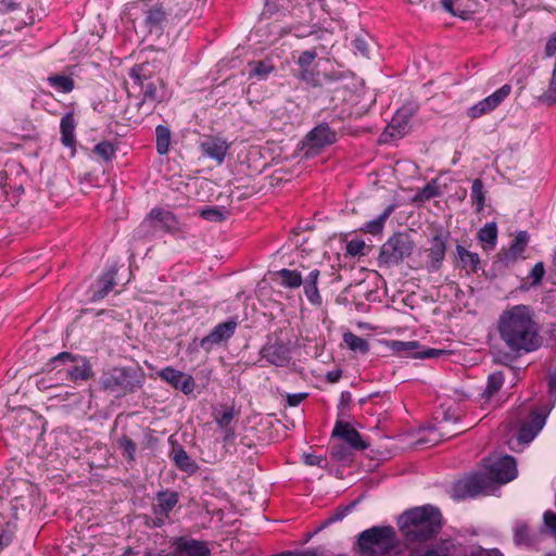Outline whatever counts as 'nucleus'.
Instances as JSON below:
<instances>
[{
	"label": "nucleus",
	"instance_id": "nucleus-1",
	"mask_svg": "<svg viewBox=\"0 0 556 556\" xmlns=\"http://www.w3.org/2000/svg\"><path fill=\"white\" fill-rule=\"evenodd\" d=\"M497 330L513 352L529 353L540 345L534 313L528 305L518 304L504 309L497 320Z\"/></svg>",
	"mask_w": 556,
	"mask_h": 556
},
{
	"label": "nucleus",
	"instance_id": "nucleus-2",
	"mask_svg": "<svg viewBox=\"0 0 556 556\" xmlns=\"http://www.w3.org/2000/svg\"><path fill=\"white\" fill-rule=\"evenodd\" d=\"M517 477V465L514 457L493 454L484 460L483 472L472 473L455 485L457 497H475L488 495L495 485L505 484Z\"/></svg>",
	"mask_w": 556,
	"mask_h": 556
},
{
	"label": "nucleus",
	"instance_id": "nucleus-3",
	"mask_svg": "<svg viewBox=\"0 0 556 556\" xmlns=\"http://www.w3.org/2000/svg\"><path fill=\"white\" fill-rule=\"evenodd\" d=\"M399 526L407 542L426 541L439 531L441 514L430 505L416 507L400 517Z\"/></svg>",
	"mask_w": 556,
	"mask_h": 556
},
{
	"label": "nucleus",
	"instance_id": "nucleus-4",
	"mask_svg": "<svg viewBox=\"0 0 556 556\" xmlns=\"http://www.w3.org/2000/svg\"><path fill=\"white\" fill-rule=\"evenodd\" d=\"M362 556H393L396 554L397 539L391 527H374L358 536Z\"/></svg>",
	"mask_w": 556,
	"mask_h": 556
},
{
	"label": "nucleus",
	"instance_id": "nucleus-5",
	"mask_svg": "<svg viewBox=\"0 0 556 556\" xmlns=\"http://www.w3.org/2000/svg\"><path fill=\"white\" fill-rule=\"evenodd\" d=\"M47 371L58 369L59 375H65L73 382L86 381L91 376V366L85 357L70 352H61L51 357L45 365Z\"/></svg>",
	"mask_w": 556,
	"mask_h": 556
},
{
	"label": "nucleus",
	"instance_id": "nucleus-6",
	"mask_svg": "<svg viewBox=\"0 0 556 556\" xmlns=\"http://www.w3.org/2000/svg\"><path fill=\"white\" fill-rule=\"evenodd\" d=\"M414 248V241L408 233H394L382 244L379 262L387 266L397 265L412 254Z\"/></svg>",
	"mask_w": 556,
	"mask_h": 556
},
{
	"label": "nucleus",
	"instance_id": "nucleus-7",
	"mask_svg": "<svg viewBox=\"0 0 556 556\" xmlns=\"http://www.w3.org/2000/svg\"><path fill=\"white\" fill-rule=\"evenodd\" d=\"M142 380V372L137 368H113L106 379V389L119 396L140 388Z\"/></svg>",
	"mask_w": 556,
	"mask_h": 556
},
{
	"label": "nucleus",
	"instance_id": "nucleus-8",
	"mask_svg": "<svg viewBox=\"0 0 556 556\" xmlns=\"http://www.w3.org/2000/svg\"><path fill=\"white\" fill-rule=\"evenodd\" d=\"M551 409L552 407H544L532 410L529 418L522 421L516 440L509 442L510 448L517 450L519 445L529 444L533 441L545 426Z\"/></svg>",
	"mask_w": 556,
	"mask_h": 556
},
{
	"label": "nucleus",
	"instance_id": "nucleus-9",
	"mask_svg": "<svg viewBox=\"0 0 556 556\" xmlns=\"http://www.w3.org/2000/svg\"><path fill=\"white\" fill-rule=\"evenodd\" d=\"M131 88L134 91L138 89V96L141 97L138 106L144 115L152 113L155 105L166 97L165 86L160 78L152 81L141 80L140 84L132 85Z\"/></svg>",
	"mask_w": 556,
	"mask_h": 556
},
{
	"label": "nucleus",
	"instance_id": "nucleus-10",
	"mask_svg": "<svg viewBox=\"0 0 556 556\" xmlns=\"http://www.w3.org/2000/svg\"><path fill=\"white\" fill-rule=\"evenodd\" d=\"M336 140V132L327 124H319L305 137L303 142L304 154L306 156H315L326 147L334 143Z\"/></svg>",
	"mask_w": 556,
	"mask_h": 556
},
{
	"label": "nucleus",
	"instance_id": "nucleus-11",
	"mask_svg": "<svg viewBox=\"0 0 556 556\" xmlns=\"http://www.w3.org/2000/svg\"><path fill=\"white\" fill-rule=\"evenodd\" d=\"M177 225L176 217L172 212L163 208H153L143 219L141 227L155 235L162 231H174L177 229Z\"/></svg>",
	"mask_w": 556,
	"mask_h": 556
},
{
	"label": "nucleus",
	"instance_id": "nucleus-12",
	"mask_svg": "<svg viewBox=\"0 0 556 556\" xmlns=\"http://www.w3.org/2000/svg\"><path fill=\"white\" fill-rule=\"evenodd\" d=\"M18 484L24 493L13 495L10 502L11 514L15 519H18L21 516H25L30 511L36 494V486L28 481L21 480Z\"/></svg>",
	"mask_w": 556,
	"mask_h": 556
},
{
	"label": "nucleus",
	"instance_id": "nucleus-13",
	"mask_svg": "<svg viewBox=\"0 0 556 556\" xmlns=\"http://www.w3.org/2000/svg\"><path fill=\"white\" fill-rule=\"evenodd\" d=\"M504 383V375L501 371L489 375L486 387L481 393V406L484 409L496 408L502 403L500 390Z\"/></svg>",
	"mask_w": 556,
	"mask_h": 556
},
{
	"label": "nucleus",
	"instance_id": "nucleus-14",
	"mask_svg": "<svg viewBox=\"0 0 556 556\" xmlns=\"http://www.w3.org/2000/svg\"><path fill=\"white\" fill-rule=\"evenodd\" d=\"M199 147L204 156L214 160L218 165L224 163L229 149L228 142L219 136H204Z\"/></svg>",
	"mask_w": 556,
	"mask_h": 556
},
{
	"label": "nucleus",
	"instance_id": "nucleus-15",
	"mask_svg": "<svg viewBox=\"0 0 556 556\" xmlns=\"http://www.w3.org/2000/svg\"><path fill=\"white\" fill-rule=\"evenodd\" d=\"M510 93V86L504 85L500 89H497L495 92L490 94L489 97L484 98L477 104L470 106L468 109V116L471 118H478L482 116L483 114L493 111L496 106L500 105L504 99L508 97Z\"/></svg>",
	"mask_w": 556,
	"mask_h": 556
},
{
	"label": "nucleus",
	"instance_id": "nucleus-16",
	"mask_svg": "<svg viewBox=\"0 0 556 556\" xmlns=\"http://www.w3.org/2000/svg\"><path fill=\"white\" fill-rule=\"evenodd\" d=\"M159 376L162 380L166 381L175 389L181 391L184 394H191L195 388V382L191 375L169 366L163 368L159 372Z\"/></svg>",
	"mask_w": 556,
	"mask_h": 556
},
{
	"label": "nucleus",
	"instance_id": "nucleus-17",
	"mask_svg": "<svg viewBox=\"0 0 556 556\" xmlns=\"http://www.w3.org/2000/svg\"><path fill=\"white\" fill-rule=\"evenodd\" d=\"M236 328L237 323L235 320H228L216 325L207 336L202 338L200 346L205 351L213 350L216 345H219L232 337Z\"/></svg>",
	"mask_w": 556,
	"mask_h": 556
},
{
	"label": "nucleus",
	"instance_id": "nucleus-18",
	"mask_svg": "<svg viewBox=\"0 0 556 556\" xmlns=\"http://www.w3.org/2000/svg\"><path fill=\"white\" fill-rule=\"evenodd\" d=\"M178 503V494L176 492H160L154 504V515L157 519V526L164 522L168 514L174 509Z\"/></svg>",
	"mask_w": 556,
	"mask_h": 556
},
{
	"label": "nucleus",
	"instance_id": "nucleus-19",
	"mask_svg": "<svg viewBox=\"0 0 556 556\" xmlns=\"http://www.w3.org/2000/svg\"><path fill=\"white\" fill-rule=\"evenodd\" d=\"M446 241L447 238L442 232H437L431 241H430V248H429V262H428V268L430 270H437L440 267L441 262L443 261L445 256V250H446Z\"/></svg>",
	"mask_w": 556,
	"mask_h": 556
},
{
	"label": "nucleus",
	"instance_id": "nucleus-20",
	"mask_svg": "<svg viewBox=\"0 0 556 556\" xmlns=\"http://www.w3.org/2000/svg\"><path fill=\"white\" fill-rule=\"evenodd\" d=\"M263 357L275 366H286L290 361V350L286 344L276 343L262 350Z\"/></svg>",
	"mask_w": 556,
	"mask_h": 556
},
{
	"label": "nucleus",
	"instance_id": "nucleus-21",
	"mask_svg": "<svg viewBox=\"0 0 556 556\" xmlns=\"http://www.w3.org/2000/svg\"><path fill=\"white\" fill-rule=\"evenodd\" d=\"M211 551L205 542L197 540H179L175 556H210Z\"/></svg>",
	"mask_w": 556,
	"mask_h": 556
},
{
	"label": "nucleus",
	"instance_id": "nucleus-22",
	"mask_svg": "<svg viewBox=\"0 0 556 556\" xmlns=\"http://www.w3.org/2000/svg\"><path fill=\"white\" fill-rule=\"evenodd\" d=\"M409 113L406 109L399 110L393 116L390 125L387 127L383 136L392 138H402L408 130Z\"/></svg>",
	"mask_w": 556,
	"mask_h": 556
},
{
	"label": "nucleus",
	"instance_id": "nucleus-23",
	"mask_svg": "<svg viewBox=\"0 0 556 556\" xmlns=\"http://www.w3.org/2000/svg\"><path fill=\"white\" fill-rule=\"evenodd\" d=\"M332 434L340 437L355 450L366 448V444L363 442L359 433L349 424L338 422L332 431Z\"/></svg>",
	"mask_w": 556,
	"mask_h": 556
},
{
	"label": "nucleus",
	"instance_id": "nucleus-24",
	"mask_svg": "<svg viewBox=\"0 0 556 556\" xmlns=\"http://www.w3.org/2000/svg\"><path fill=\"white\" fill-rule=\"evenodd\" d=\"M75 128L76 122L73 113H66L64 116H62L60 122V130L61 142L64 147L75 149Z\"/></svg>",
	"mask_w": 556,
	"mask_h": 556
},
{
	"label": "nucleus",
	"instance_id": "nucleus-25",
	"mask_svg": "<svg viewBox=\"0 0 556 556\" xmlns=\"http://www.w3.org/2000/svg\"><path fill=\"white\" fill-rule=\"evenodd\" d=\"M156 65L150 62H142L134 66L130 71V78L132 79V85L140 84L141 80L152 81L155 78L153 77L155 74Z\"/></svg>",
	"mask_w": 556,
	"mask_h": 556
},
{
	"label": "nucleus",
	"instance_id": "nucleus-26",
	"mask_svg": "<svg viewBox=\"0 0 556 556\" xmlns=\"http://www.w3.org/2000/svg\"><path fill=\"white\" fill-rule=\"evenodd\" d=\"M47 83L54 90L62 93H70L75 88L74 79L71 76L64 74L50 75L47 78Z\"/></svg>",
	"mask_w": 556,
	"mask_h": 556
},
{
	"label": "nucleus",
	"instance_id": "nucleus-27",
	"mask_svg": "<svg viewBox=\"0 0 556 556\" xmlns=\"http://www.w3.org/2000/svg\"><path fill=\"white\" fill-rule=\"evenodd\" d=\"M419 343L417 341H392L391 349L402 356L418 358Z\"/></svg>",
	"mask_w": 556,
	"mask_h": 556
},
{
	"label": "nucleus",
	"instance_id": "nucleus-28",
	"mask_svg": "<svg viewBox=\"0 0 556 556\" xmlns=\"http://www.w3.org/2000/svg\"><path fill=\"white\" fill-rule=\"evenodd\" d=\"M392 212H393L392 205L386 207L384 211L377 218L366 223L364 225V227L362 228V230H364L365 232L371 233V235L380 233L384 227L387 219L389 218V216L391 215Z\"/></svg>",
	"mask_w": 556,
	"mask_h": 556
},
{
	"label": "nucleus",
	"instance_id": "nucleus-29",
	"mask_svg": "<svg viewBox=\"0 0 556 556\" xmlns=\"http://www.w3.org/2000/svg\"><path fill=\"white\" fill-rule=\"evenodd\" d=\"M165 20V14L161 9H152L147 12L144 23L150 33L159 34L162 28V23Z\"/></svg>",
	"mask_w": 556,
	"mask_h": 556
},
{
	"label": "nucleus",
	"instance_id": "nucleus-30",
	"mask_svg": "<svg viewBox=\"0 0 556 556\" xmlns=\"http://www.w3.org/2000/svg\"><path fill=\"white\" fill-rule=\"evenodd\" d=\"M250 77H255L258 80H265L274 71V66L266 61L250 62Z\"/></svg>",
	"mask_w": 556,
	"mask_h": 556
},
{
	"label": "nucleus",
	"instance_id": "nucleus-31",
	"mask_svg": "<svg viewBox=\"0 0 556 556\" xmlns=\"http://www.w3.org/2000/svg\"><path fill=\"white\" fill-rule=\"evenodd\" d=\"M456 251L465 268H468L471 271L478 270L480 258L477 253L470 252L460 245H457Z\"/></svg>",
	"mask_w": 556,
	"mask_h": 556
},
{
	"label": "nucleus",
	"instance_id": "nucleus-32",
	"mask_svg": "<svg viewBox=\"0 0 556 556\" xmlns=\"http://www.w3.org/2000/svg\"><path fill=\"white\" fill-rule=\"evenodd\" d=\"M344 343L349 346L350 350L354 352H358L361 354H366L369 350L368 342L352 332H348L343 336Z\"/></svg>",
	"mask_w": 556,
	"mask_h": 556
},
{
	"label": "nucleus",
	"instance_id": "nucleus-33",
	"mask_svg": "<svg viewBox=\"0 0 556 556\" xmlns=\"http://www.w3.org/2000/svg\"><path fill=\"white\" fill-rule=\"evenodd\" d=\"M174 462L176 466L187 472H194L197 469L195 463L189 457V455L181 448L174 450Z\"/></svg>",
	"mask_w": 556,
	"mask_h": 556
},
{
	"label": "nucleus",
	"instance_id": "nucleus-34",
	"mask_svg": "<svg viewBox=\"0 0 556 556\" xmlns=\"http://www.w3.org/2000/svg\"><path fill=\"white\" fill-rule=\"evenodd\" d=\"M16 532V523L11 521L0 522V553L8 547Z\"/></svg>",
	"mask_w": 556,
	"mask_h": 556
},
{
	"label": "nucleus",
	"instance_id": "nucleus-35",
	"mask_svg": "<svg viewBox=\"0 0 556 556\" xmlns=\"http://www.w3.org/2000/svg\"><path fill=\"white\" fill-rule=\"evenodd\" d=\"M276 275L280 278L281 285L287 288H298L303 282L301 275L295 270L281 269Z\"/></svg>",
	"mask_w": 556,
	"mask_h": 556
},
{
	"label": "nucleus",
	"instance_id": "nucleus-36",
	"mask_svg": "<svg viewBox=\"0 0 556 556\" xmlns=\"http://www.w3.org/2000/svg\"><path fill=\"white\" fill-rule=\"evenodd\" d=\"M156 150L160 154H166L169 150L170 131L167 127L159 125L155 129Z\"/></svg>",
	"mask_w": 556,
	"mask_h": 556
},
{
	"label": "nucleus",
	"instance_id": "nucleus-37",
	"mask_svg": "<svg viewBox=\"0 0 556 556\" xmlns=\"http://www.w3.org/2000/svg\"><path fill=\"white\" fill-rule=\"evenodd\" d=\"M514 540L517 545H532L534 543L530 529L525 522H518L515 526Z\"/></svg>",
	"mask_w": 556,
	"mask_h": 556
},
{
	"label": "nucleus",
	"instance_id": "nucleus-38",
	"mask_svg": "<svg viewBox=\"0 0 556 556\" xmlns=\"http://www.w3.org/2000/svg\"><path fill=\"white\" fill-rule=\"evenodd\" d=\"M479 239L481 242L489 244L490 247H494L497 239V227L495 223L485 224L483 228L480 229Z\"/></svg>",
	"mask_w": 556,
	"mask_h": 556
},
{
	"label": "nucleus",
	"instance_id": "nucleus-39",
	"mask_svg": "<svg viewBox=\"0 0 556 556\" xmlns=\"http://www.w3.org/2000/svg\"><path fill=\"white\" fill-rule=\"evenodd\" d=\"M529 242V235L527 231H520L517 233L515 242L511 244L509 249V254L511 257L516 258L522 254L527 244Z\"/></svg>",
	"mask_w": 556,
	"mask_h": 556
},
{
	"label": "nucleus",
	"instance_id": "nucleus-40",
	"mask_svg": "<svg viewBox=\"0 0 556 556\" xmlns=\"http://www.w3.org/2000/svg\"><path fill=\"white\" fill-rule=\"evenodd\" d=\"M471 198L473 202L477 204V210L482 211L485 198L483 192V184L480 179H475L472 182Z\"/></svg>",
	"mask_w": 556,
	"mask_h": 556
},
{
	"label": "nucleus",
	"instance_id": "nucleus-41",
	"mask_svg": "<svg viewBox=\"0 0 556 556\" xmlns=\"http://www.w3.org/2000/svg\"><path fill=\"white\" fill-rule=\"evenodd\" d=\"M542 531L556 539V513L552 510L544 513Z\"/></svg>",
	"mask_w": 556,
	"mask_h": 556
},
{
	"label": "nucleus",
	"instance_id": "nucleus-42",
	"mask_svg": "<svg viewBox=\"0 0 556 556\" xmlns=\"http://www.w3.org/2000/svg\"><path fill=\"white\" fill-rule=\"evenodd\" d=\"M437 195H439V189H438L435 181L433 180V181L427 184L421 190H419L415 194V201L424 202V201H428Z\"/></svg>",
	"mask_w": 556,
	"mask_h": 556
},
{
	"label": "nucleus",
	"instance_id": "nucleus-43",
	"mask_svg": "<svg viewBox=\"0 0 556 556\" xmlns=\"http://www.w3.org/2000/svg\"><path fill=\"white\" fill-rule=\"evenodd\" d=\"M235 412L232 407H225L215 414V421L219 428L231 426Z\"/></svg>",
	"mask_w": 556,
	"mask_h": 556
},
{
	"label": "nucleus",
	"instance_id": "nucleus-44",
	"mask_svg": "<svg viewBox=\"0 0 556 556\" xmlns=\"http://www.w3.org/2000/svg\"><path fill=\"white\" fill-rule=\"evenodd\" d=\"M118 446L123 450V455L132 460L136 453V444L127 437L118 439Z\"/></svg>",
	"mask_w": 556,
	"mask_h": 556
},
{
	"label": "nucleus",
	"instance_id": "nucleus-45",
	"mask_svg": "<svg viewBox=\"0 0 556 556\" xmlns=\"http://www.w3.org/2000/svg\"><path fill=\"white\" fill-rule=\"evenodd\" d=\"M366 244L362 239H353L346 243V253L351 256L363 255Z\"/></svg>",
	"mask_w": 556,
	"mask_h": 556
},
{
	"label": "nucleus",
	"instance_id": "nucleus-46",
	"mask_svg": "<svg viewBox=\"0 0 556 556\" xmlns=\"http://www.w3.org/2000/svg\"><path fill=\"white\" fill-rule=\"evenodd\" d=\"M304 291L308 299V301L314 305H319L321 303V296L319 294L317 285L313 283H304Z\"/></svg>",
	"mask_w": 556,
	"mask_h": 556
},
{
	"label": "nucleus",
	"instance_id": "nucleus-47",
	"mask_svg": "<svg viewBox=\"0 0 556 556\" xmlns=\"http://www.w3.org/2000/svg\"><path fill=\"white\" fill-rule=\"evenodd\" d=\"M201 216L210 222H222L225 219V212L219 208H205Z\"/></svg>",
	"mask_w": 556,
	"mask_h": 556
},
{
	"label": "nucleus",
	"instance_id": "nucleus-48",
	"mask_svg": "<svg viewBox=\"0 0 556 556\" xmlns=\"http://www.w3.org/2000/svg\"><path fill=\"white\" fill-rule=\"evenodd\" d=\"M545 268L543 263H536L529 273V278L532 279V285H539L544 277Z\"/></svg>",
	"mask_w": 556,
	"mask_h": 556
},
{
	"label": "nucleus",
	"instance_id": "nucleus-49",
	"mask_svg": "<svg viewBox=\"0 0 556 556\" xmlns=\"http://www.w3.org/2000/svg\"><path fill=\"white\" fill-rule=\"evenodd\" d=\"M315 58H316L315 51H312V50L303 51L298 59V64L300 65L301 68H307L312 65Z\"/></svg>",
	"mask_w": 556,
	"mask_h": 556
},
{
	"label": "nucleus",
	"instance_id": "nucleus-50",
	"mask_svg": "<svg viewBox=\"0 0 556 556\" xmlns=\"http://www.w3.org/2000/svg\"><path fill=\"white\" fill-rule=\"evenodd\" d=\"M0 188L5 195H9V193L13 191L14 185L11 182L7 170L0 172Z\"/></svg>",
	"mask_w": 556,
	"mask_h": 556
},
{
	"label": "nucleus",
	"instance_id": "nucleus-51",
	"mask_svg": "<svg viewBox=\"0 0 556 556\" xmlns=\"http://www.w3.org/2000/svg\"><path fill=\"white\" fill-rule=\"evenodd\" d=\"M469 556H503V554L497 548L486 549L475 546L471 548Z\"/></svg>",
	"mask_w": 556,
	"mask_h": 556
},
{
	"label": "nucleus",
	"instance_id": "nucleus-52",
	"mask_svg": "<svg viewBox=\"0 0 556 556\" xmlns=\"http://www.w3.org/2000/svg\"><path fill=\"white\" fill-rule=\"evenodd\" d=\"M445 351L438 350V349H426L420 350L418 353V358H433L439 357L440 355L444 354Z\"/></svg>",
	"mask_w": 556,
	"mask_h": 556
},
{
	"label": "nucleus",
	"instance_id": "nucleus-53",
	"mask_svg": "<svg viewBox=\"0 0 556 556\" xmlns=\"http://www.w3.org/2000/svg\"><path fill=\"white\" fill-rule=\"evenodd\" d=\"M303 460L308 466H321L324 463V458L315 454H304Z\"/></svg>",
	"mask_w": 556,
	"mask_h": 556
},
{
	"label": "nucleus",
	"instance_id": "nucleus-54",
	"mask_svg": "<svg viewBox=\"0 0 556 556\" xmlns=\"http://www.w3.org/2000/svg\"><path fill=\"white\" fill-rule=\"evenodd\" d=\"M442 7L453 15H457L460 17H465L464 11H458L454 9V0H441Z\"/></svg>",
	"mask_w": 556,
	"mask_h": 556
},
{
	"label": "nucleus",
	"instance_id": "nucleus-55",
	"mask_svg": "<svg viewBox=\"0 0 556 556\" xmlns=\"http://www.w3.org/2000/svg\"><path fill=\"white\" fill-rule=\"evenodd\" d=\"M300 78L303 79L304 81L308 83V84H312V85H316L318 83V80L315 78V76L313 75V73L309 70V67L301 68V71H300Z\"/></svg>",
	"mask_w": 556,
	"mask_h": 556
},
{
	"label": "nucleus",
	"instance_id": "nucleus-56",
	"mask_svg": "<svg viewBox=\"0 0 556 556\" xmlns=\"http://www.w3.org/2000/svg\"><path fill=\"white\" fill-rule=\"evenodd\" d=\"M223 432V440L225 443H229L235 440V429L232 426L220 428Z\"/></svg>",
	"mask_w": 556,
	"mask_h": 556
},
{
	"label": "nucleus",
	"instance_id": "nucleus-57",
	"mask_svg": "<svg viewBox=\"0 0 556 556\" xmlns=\"http://www.w3.org/2000/svg\"><path fill=\"white\" fill-rule=\"evenodd\" d=\"M545 53L547 56H553L556 54V33L547 41Z\"/></svg>",
	"mask_w": 556,
	"mask_h": 556
},
{
	"label": "nucleus",
	"instance_id": "nucleus-58",
	"mask_svg": "<svg viewBox=\"0 0 556 556\" xmlns=\"http://www.w3.org/2000/svg\"><path fill=\"white\" fill-rule=\"evenodd\" d=\"M305 397V393H295L289 394L287 400L290 406H298Z\"/></svg>",
	"mask_w": 556,
	"mask_h": 556
},
{
	"label": "nucleus",
	"instance_id": "nucleus-59",
	"mask_svg": "<svg viewBox=\"0 0 556 556\" xmlns=\"http://www.w3.org/2000/svg\"><path fill=\"white\" fill-rule=\"evenodd\" d=\"M354 47L357 51H359L363 55H367L368 54V47H367V42L362 39V38H356L354 40Z\"/></svg>",
	"mask_w": 556,
	"mask_h": 556
},
{
	"label": "nucleus",
	"instance_id": "nucleus-60",
	"mask_svg": "<svg viewBox=\"0 0 556 556\" xmlns=\"http://www.w3.org/2000/svg\"><path fill=\"white\" fill-rule=\"evenodd\" d=\"M428 435L429 437L427 439L422 440L425 443H429L431 445H435L441 440L439 438V434L437 433L435 430H430Z\"/></svg>",
	"mask_w": 556,
	"mask_h": 556
},
{
	"label": "nucleus",
	"instance_id": "nucleus-61",
	"mask_svg": "<svg viewBox=\"0 0 556 556\" xmlns=\"http://www.w3.org/2000/svg\"><path fill=\"white\" fill-rule=\"evenodd\" d=\"M318 277H319V270L313 269L312 271H309V274L305 278L304 283L317 285Z\"/></svg>",
	"mask_w": 556,
	"mask_h": 556
},
{
	"label": "nucleus",
	"instance_id": "nucleus-62",
	"mask_svg": "<svg viewBox=\"0 0 556 556\" xmlns=\"http://www.w3.org/2000/svg\"><path fill=\"white\" fill-rule=\"evenodd\" d=\"M408 556H446L445 554L440 553L437 549H427L424 553H414Z\"/></svg>",
	"mask_w": 556,
	"mask_h": 556
},
{
	"label": "nucleus",
	"instance_id": "nucleus-63",
	"mask_svg": "<svg viewBox=\"0 0 556 556\" xmlns=\"http://www.w3.org/2000/svg\"><path fill=\"white\" fill-rule=\"evenodd\" d=\"M13 200H17L22 193H24V188L21 184H14V188H13Z\"/></svg>",
	"mask_w": 556,
	"mask_h": 556
},
{
	"label": "nucleus",
	"instance_id": "nucleus-64",
	"mask_svg": "<svg viewBox=\"0 0 556 556\" xmlns=\"http://www.w3.org/2000/svg\"><path fill=\"white\" fill-rule=\"evenodd\" d=\"M549 391L553 395L556 393V370L553 372L549 379Z\"/></svg>",
	"mask_w": 556,
	"mask_h": 556
}]
</instances>
